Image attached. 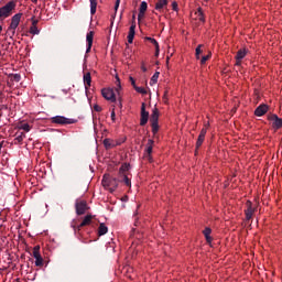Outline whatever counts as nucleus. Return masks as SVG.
I'll return each instance as SVG.
<instances>
[{
    "mask_svg": "<svg viewBox=\"0 0 282 282\" xmlns=\"http://www.w3.org/2000/svg\"><path fill=\"white\" fill-rule=\"evenodd\" d=\"M23 140H25V133L21 132L14 139L15 144H22Z\"/></svg>",
    "mask_w": 282,
    "mask_h": 282,
    "instance_id": "cd10ccee",
    "label": "nucleus"
},
{
    "mask_svg": "<svg viewBox=\"0 0 282 282\" xmlns=\"http://www.w3.org/2000/svg\"><path fill=\"white\" fill-rule=\"evenodd\" d=\"M51 122L53 124H74V122H76V120L68 119L63 116H56V117L51 118Z\"/></svg>",
    "mask_w": 282,
    "mask_h": 282,
    "instance_id": "0eeeda50",
    "label": "nucleus"
},
{
    "mask_svg": "<svg viewBox=\"0 0 282 282\" xmlns=\"http://www.w3.org/2000/svg\"><path fill=\"white\" fill-rule=\"evenodd\" d=\"M145 41H150L152 43V45H154V47H155V56H160V44L158 43V40L153 39V37L147 36Z\"/></svg>",
    "mask_w": 282,
    "mask_h": 282,
    "instance_id": "412c9836",
    "label": "nucleus"
},
{
    "mask_svg": "<svg viewBox=\"0 0 282 282\" xmlns=\"http://www.w3.org/2000/svg\"><path fill=\"white\" fill-rule=\"evenodd\" d=\"M93 109H94V111H97V113H100V111H102V107H100L98 104H95L93 106Z\"/></svg>",
    "mask_w": 282,
    "mask_h": 282,
    "instance_id": "58836bf2",
    "label": "nucleus"
},
{
    "mask_svg": "<svg viewBox=\"0 0 282 282\" xmlns=\"http://www.w3.org/2000/svg\"><path fill=\"white\" fill-rule=\"evenodd\" d=\"M33 257L35 259L36 268H43V257L41 256V246H35L33 248Z\"/></svg>",
    "mask_w": 282,
    "mask_h": 282,
    "instance_id": "1a4fd4ad",
    "label": "nucleus"
},
{
    "mask_svg": "<svg viewBox=\"0 0 282 282\" xmlns=\"http://www.w3.org/2000/svg\"><path fill=\"white\" fill-rule=\"evenodd\" d=\"M32 1V3H36L39 0H31Z\"/></svg>",
    "mask_w": 282,
    "mask_h": 282,
    "instance_id": "603ef678",
    "label": "nucleus"
},
{
    "mask_svg": "<svg viewBox=\"0 0 282 282\" xmlns=\"http://www.w3.org/2000/svg\"><path fill=\"white\" fill-rule=\"evenodd\" d=\"M116 139H105L104 140V147L105 149H116Z\"/></svg>",
    "mask_w": 282,
    "mask_h": 282,
    "instance_id": "4be33fe9",
    "label": "nucleus"
},
{
    "mask_svg": "<svg viewBox=\"0 0 282 282\" xmlns=\"http://www.w3.org/2000/svg\"><path fill=\"white\" fill-rule=\"evenodd\" d=\"M141 70L147 72V66L144 64L141 65Z\"/></svg>",
    "mask_w": 282,
    "mask_h": 282,
    "instance_id": "de8ad7c7",
    "label": "nucleus"
},
{
    "mask_svg": "<svg viewBox=\"0 0 282 282\" xmlns=\"http://www.w3.org/2000/svg\"><path fill=\"white\" fill-rule=\"evenodd\" d=\"M166 6H169L167 0H158V2L155 3V10H159V12H162V10L166 8Z\"/></svg>",
    "mask_w": 282,
    "mask_h": 282,
    "instance_id": "5701e85b",
    "label": "nucleus"
},
{
    "mask_svg": "<svg viewBox=\"0 0 282 282\" xmlns=\"http://www.w3.org/2000/svg\"><path fill=\"white\" fill-rule=\"evenodd\" d=\"M199 54H202V44H199V45L196 47L195 56H196L197 61H199Z\"/></svg>",
    "mask_w": 282,
    "mask_h": 282,
    "instance_id": "4c0bfd02",
    "label": "nucleus"
},
{
    "mask_svg": "<svg viewBox=\"0 0 282 282\" xmlns=\"http://www.w3.org/2000/svg\"><path fill=\"white\" fill-rule=\"evenodd\" d=\"M195 14L197 15V20L200 21V23H206V15H204V11L202 10V7L197 9Z\"/></svg>",
    "mask_w": 282,
    "mask_h": 282,
    "instance_id": "393cba45",
    "label": "nucleus"
},
{
    "mask_svg": "<svg viewBox=\"0 0 282 282\" xmlns=\"http://www.w3.org/2000/svg\"><path fill=\"white\" fill-rule=\"evenodd\" d=\"M13 10H17V1L11 0L0 8V19H8V17H12Z\"/></svg>",
    "mask_w": 282,
    "mask_h": 282,
    "instance_id": "f03ea898",
    "label": "nucleus"
},
{
    "mask_svg": "<svg viewBox=\"0 0 282 282\" xmlns=\"http://www.w3.org/2000/svg\"><path fill=\"white\" fill-rule=\"evenodd\" d=\"M104 188H107L110 193L116 192L119 181L116 177H111L109 174H105L101 181Z\"/></svg>",
    "mask_w": 282,
    "mask_h": 282,
    "instance_id": "f257e3e1",
    "label": "nucleus"
},
{
    "mask_svg": "<svg viewBox=\"0 0 282 282\" xmlns=\"http://www.w3.org/2000/svg\"><path fill=\"white\" fill-rule=\"evenodd\" d=\"M86 42H87V50L86 54H89L91 52V45H94V31H89L86 35Z\"/></svg>",
    "mask_w": 282,
    "mask_h": 282,
    "instance_id": "dca6fc26",
    "label": "nucleus"
},
{
    "mask_svg": "<svg viewBox=\"0 0 282 282\" xmlns=\"http://www.w3.org/2000/svg\"><path fill=\"white\" fill-rule=\"evenodd\" d=\"M129 166H130V165L127 164V163L122 164L121 167L119 169L120 175H124V172H126V171H129Z\"/></svg>",
    "mask_w": 282,
    "mask_h": 282,
    "instance_id": "473e14b6",
    "label": "nucleus"
},
{
    "mask_svg": "<svg viewBox=\"0 0 282 282\" xmlns=\"http://www.w3.org/2000/svg\"><path fill=\"white\" fill-rule=\"evenodd\" d=\"M248 55V50L246 48H240L237 54H236V61H243L246 56Z\"/></svg>",
    "mask_w": 282,
    "mask_h": 282,
    "instance_id": "b1692460",
    "label": "nucleus"
},
{
    "mask_svg": "<svg viewBox=\"0 0 282 282\" xmlns=\"http://www.w3.org/2000/svg\"><path fill=\"white\" fill-rule=\"evenodd\" d=\"M40 31H39V26L36 25H31L30 28V34H39Z\"/></svg>",
    "mask_w": 282,
    "mask_h": 282,
    "instance_id": "e433bc0d",
    "label": "nucleus"
},
{
    "mask_svg": "<svg viewBox=\"0 0 282 282\" xmlns=\"http://www.w3.org/2000/svg\"><path fill=\"white\" fill-rule=\"evenodd\" d=\"M3 32V26L0 24V34Z\"/></svg>",
    "mask_w": 282,
    "mask_h": 282,
    "instance_id": "8fccbe9b",
    "label": "nucleus"
},
{
    "mask_svg": "<svg viewBox=\"0 0 282 282\" xmlns=\"http://www.w3.org/2000/svg\"><path fill=\"white\" fill-rule=\"evenodd\" d=\"M84 85H85L86 91H89L91 87V73L84 74Z\"/></svg>",
    "mask_w": 282,
    "mask_h": 282,
    "instance_id": "a211bd4d",
    "label": "nucleus"
},
{
    "mask_svg": "<svg viewBox=\"0 0 282 282\" xmlns=\"http://www.w3.org/2000/svg\"><path fill=\"white\" fill-rule=\"evenodd\" d=\"M246 206H247V209H245L246 219L247 221H250V219H252V217L254 216L257 208L252 206V202L250 200H247Z\"/></svg>",
    "mask_w": 282,
    "mask_h": 282,
    "instance_id": "f8f14e48",
    "label": "nucleus"
},
{
    "mask_svg": "<svg viewBox=\"0 0 282 282\" xmlns=\"http://www.w3.org/2000/svg\"><path fill=\"white\" fill-rule=\"evenodd\" d=\"M134 90H135L138 94H142V96H147V94H148V91L145 90L144 87L134 86Z\"/></svg>",
    "mask_w": 282,
    "mask_h": 282,
    "instance_id": "7c9ffc66",
    "label": "nucleus"
},
{
    "mask_svg": "<svg viewBox=\"0 0 282 282\" xmlns=\"http://www.w3.org/2000/svg\"><path fill=\"white\" fill-rule=\"evenodd\" d=\"M101 96L105 100L109 102H116V93H113L112 88H104L101 89Z\"/></svg>",
    "mask_w": 282,
    "mask_h": 282,
    "instance_id": "9d476101",
    "label": "nucleus"
},
{
    "mask_svg": "<svg viewBox=\"0 0 282 282\" xmlns=\"http://www.w3.org/2000/svg\"><path fill=\"white\" fill-rule=\"evenodd\" d=\"M268 111H270V106L262 104L256 108L254 116L261 118V116H265Z\"/></svg>",
    "mask_w": 282,
    "mask_h": 282,
    "instance_id": "4468645a",
    "label": "nucleus"
},
{
    "mask_svg": "<svg viewBox=\"0 0 282 282\" xmlns=\"http://www.w3.org/2000/svg\"><path fill=\"white\" fill-rule=\"evenodd\" d=\"M116 147H120V144H124L127 142V138H120V139H115Z\"/></svg>",
    "mask_w": 282,
    "mask_h": 282,
    "instance_id": "f704fd0d",
    "label": "nucleus"
},
{
    "mask_svg": "<svg viewBox=\"0 0 282 282\" xmlns=\"http://www.w3.org/2000/svg\"><path fill=\"white\" fill-rule=\"evenodd\" d=\"M148 8H149V4H147L145 1L141 2L140 9H139V14H138L139 21H140V19H144V14H145Z\"/></svg>",
    "mask_w": 282,
    "mask_h": 282,
    "instance_id": "6ab92c4d",
    "label": "nucleus"
},
{
    "mask_svg": "<svg viewBox=\"0 0 282 282\" xmlns=\"http://www.w3.org/2000/svg\"><path fill=\"white\" fill-rule=\"evenodd\" d=\"M118 8H120V0H117V1H116V4H115V10H116V12L118 11Z\"/></svg>",
    "mask_w": 282,
    "mask_h": 282,
    "instance_id": "37998d69",
    "label": "nucleus"
},
{
    "mask_svg": "<svg viewBox=\"0 0 282 282\" xmlns=\"http://www.w3.org/2000/svg\"><path fill=\"white\" fill-rule=\"evenodd\" d=\"M203 129H205V133H208V129H210V122L204 123Z\"/></svg>",
    "mask_w": 282,
    "mask_h": 282,
    "instance_id": "a19ab883",
    "label": "nucleus"
},
{
    "mask_svg": "<svg viewBox=\"0 0 282 282\" xmlns=\"http://www.w3.org/2000/svg\"><path fill=\"white\" fill-rule=\"evenodd\" d=\"M18 129L22 130V131H25L26 133L30 132V130L32 129L31 126H29V123H20L18 126Z\"/></svg>",
    "mask_w": 282,
    "mask_h": 282,
    "instance_id": "c85d7f7f",
    "label": "nucleus"
},
{
    "mask_svg": "<svg viewBox=\"0 0 282 282\" xmlns=\"http://www.w3.org/2000/svg\"><path fill=\"white\" fill-rule=\"evenodd\" d=\"M107 232H109V228L107 227V225H105V223H101L99 225V228H98L99 237H102L104 235H107Z\"/></svg>",
    "mask_w": 282,
    "mask_h": 282,
    "instance_id": "a878e982",
    "label": "nucleus"
},
{
    "mask_svg": "<svg viewBox=\"0 0 282 282\" xmlns=\"http://www.w3.org/2000/svg\"><path fill=\"white\" fill-rule=\"evenodd\" d=\"M32 25H35V26L39 25V20L32 18Z\"/></svg>",
    "mask_w": 282,
    "mask_h": 282,
    "instance_id": "a18cd8bd",
    "label": "nucleus"
},
{
    "mask_svg": "<svg viewBox=\"0 0 282 282\" xmlns=\"http://www.w3.org/2000/svg\"><path fill=\"white\" fill-rule=\"evenodd\" d=\"M123 184L131 187V178L127 174H123Z\"/></svg>",
    "mask_w": 282,
    "mask_h": 282,
    "instance_id": "c9c22d12",
    "label": "nucleus"
},
{
    "mask_svg": "<svg viewBox=\"0 0 282 282\" xmlns=\"http://www.w3.org/2000/svg\"><path fill=\"white\" fill-rule=\"evenodd\" d=\"M110 117H111L112 122H116V108H112Z\"/></svg>",
    "mask_w": 282,
    "mask_h": 282,
    "instance_id": "ea45409f",
    "label": "nucleus"
},
{
    "mask_svg": "<svg viewBox=\"0 0 282 282\" xmlns=\"http://www.w3.org/2000/svg\"><path fill=\"white\" fill-rule=\"evenodd\" d=\"M116 85H117V88H116V91H120L122 89V86L120 84V77L118 75H116Z\"/></svg>",
    "mask_w": 282,
    "mask_h": 282,
    "instance_id": "72a5a7b5",
    "label": "nucleus"
},
{
    "mask_svg": "<svg viewBox=\"0 0 282 282\" xmlns=\"http://www.w3.org/2000/svg\"><path fill=\"white\" fill-rule=\"evenodd\" d=\"M206 2H208V0H205Z\"/></svg>",
    "mask_w": 282,
    "mask_h": 282,
    "instance_id": "5fc2aeb1",
    "label": "nucleus"
},
{
    "mask_svg": "<svg viewBox=\"0 0 282 282\" xmlns=\"http://www.w3.org/2000/svg\"><path fill=\"white\" fill-rule=\"evenodd\" d=\"M159 78H160V72L154 73V75L151 77L150 85H155Z\"/></svg>",
    "mask_w": 282,
    "mask_h": 282,
    "instance_id": "c756f323",
    "label": "nucleus"
},
{
    "mask_svg": "<svg viewBox=\"0 0 282 282\" xmlns=\"http://www.w3.org/2000/svg\"><path fill=\"white\" fill-rule=\"evenodd\" d=\"M2 149H3V142H0V153Z\"/></svg>",
    "mask_w": 282,
    "mask_h": 282,
    "instance_id": "09e8293b",
    "label": "nucleus"
},
{
    "mask_svg": "<svg viewBox=\"0 0 282 282\" xmlns=\"http://www.w3.org/2000/svg\"><path fill=\"white\" fill-rule=\"evenodd\" d=\"M23 17V13H17L11 18V23L8 28L9 34L11 33L10 37L14 36L17 34V28H19V24L21 23V19Z\"/></svg>",
    "mask_w": 282,
    "mask_h": 282,
    "instance_id": "7ed1b4c3",
    "label": "nucleus"
},
{
    "mask_svg": "<svg viewBox=\"0 0 282 282\" xmlns=\"http://www.w3.org/2000/svg\"><path fill=\"white\" fill-rule=\"evenodd\" d=\"M90 1V14H96V9L98 8L97 0H89Z\"/></svg>",
    "mask_w": 282,
    "mask_h": 282,
    "instance_id": "bb28decb",
    "label": "nucleus"
},
{
    "mask_svg": "<svg viewBox=\"0 0 282 282\" xmlns=\"http://www.w3.org/2000/svg\"><path fill=\"white\" fill-rule=\"evenodd\" d=\"M129 80H130V83H131L133 89H135V87H138V86L135 85V79H134L133 77H129Z\"/></svg>",
    "mask_w": 282,
    "mask_h": 282,
    "instance_id": "79ce46f5",
    "label": "nucleus"
},
{
    "mask_svg": "<svg viewBox=\"0 0 282 282\" xmlns=\"http://www.w3.org/2000/svg\"><path fill=\"white\" fill-rule=\"evenodd\" d=\"M166 62L169 63V57H167Z\"/></svg>",
    "mask_w": 282,
    "mask_h": 282,
    "instance_id": "864d4df0",
    "label": "nucleus"
},
{
    "mask_svg": "<svg viewBox=\"0 0 282 282\" xmlns=\"http://www.w3.org/2000/svg\"><path fill=\"white\" fill-rule=\"evenodd\" d=\"M169 95V93L167 91H165L164 93V96H163V98H166V96Z\"/></svg>",
    "mask_w": 282,
    "mask_h": 282,
    "instance_id": "3c124183",
    "label": "nucleus"
},
{
    "mask_svg": "<svg viewBox=\"0 0 282 282\" xmlns=\"http://www.w3.org/2000/svg\"><path fill=\"white\" fill-rule=\"evenodd\" d=\"M149 122V111H147V105L143 102L141 105V119H140V126L144 127Z\"/></svg>",
    "mask_w": 282,
    "mask_h": 282,
    "instance_id": "ddd939ff",
    "label": "nucleus"
},
{
    "mask_svg": "<svg viewBox=\"0 0 282 282\" xmlns=\"http://www.w3.org/2000/svg\"><path fill=\"white\" fill-rule=\"evenodd\" d=\"M241 61H242V59H236V65H237V66H241Z\"/></svg>",
    "mask_w": 282,
    "mask_h": 282,
    "instance_id": "49530a36",
    "label": "nucleus"
},
{
    "mask_svg": "<svg viewBox=\"0 0 282 282\" xmlns=\"http://www.w3.org/2000/svg\"><path fill=\"white\" fill-rule=\"evenodd\" d=\"M159 120H160V111L158 110V108H154L152 111V115L150 117L153 135H155L158 133V131H160V126L158 123Z\"/></svg>",
    "mask_w": 282,
    "mask_h": 282,
    "instance_id": "20e7f679",
    "label": "nucleus"
},
{
    "mask_svg": "<svg viewBox=\"0 0 282 282\" xmlns=\"http://www.w3.org/2000/svg\"><path fill=\"white\" fill-rule=\"evenodd\" d=\"M127 39L130 45L133 43V39H135V20H132L131 22Z\"/></svg>",
    "mask_w": 282,
    "mask_h": 282,
    "instance_id": "2eb2a0df",
    "label": "nucleus"
},
{
    "mask_svg": "<svg viewBox=\"0 0 282 282\" xmlns=\"http://www.w3.org/2000/svg\"><path fill=\"white\" fill-rule=\"evenodd\" d=\"M75 208H76L77 215H85V213L89 210V206H87V200H77Z\"/></svg>",
    "mask_w": 282,
    "mask_h": 282,
    "instance_id": "9b49d317",
    "label": "nucleus"
},
{
    "mask_svg": "<svg viewBox=\"0 0 282 282\" xmlns=\"http://www.w3.org/2000/svg\"><path fill=\"white\" fill-rule=\"evenodd\" d=\"M94 215H86L79 225H73L74 230L80 231V228H85V226H91V221L94 220Z\"/></svg>",
    "mask_w": 282,
    "mask_h": 282,
    "instance_id": "6e6552de",
    "label": "nucleus"
},
{
    "mask_svg": "<svg viewBox=\"0 0 282 282\" xmlns=\"http://www.w3.org/2000/svg\"><path fill=\"white\" fill-rule=\"evenodd\" d=\"M212 234H213V229H210V227H206L203 230V235H204L207 243H213V237H210Z\"/></svg>",
    "mask_w": 282,
    "mask_h": 282,
    "instance_id": "aec40b11",
    "label": "nucleus"
},
{
    "mask_svg": "<svg viewBox=\"0 0 282 282\" xmlns=\"http://www.w3.org/2000/svg\"><path fill=\"white\" fill-rule=\"evenodd\" d=\"M267 119L269 122H271L273 131H279V129H282V118H279L278 115L269 113Z\"/></svg>",
    "mask_w": 282,
    "mask_h": 282,
    "instance_id": "39448f33",
    "label": "nucleus"
},
{
    "mask_svg": "<svg viewBox=\"0 0 282 282\" xmlns=\"http://www.w3.org/2000/svg\"><path fill=\"white\" fill-rule=\"evenodd\" d=\"M210 56H213V53H208L207 55L203 56L200 58V65H206V61H209Z\"/></svg>",
    "mask_w": 282,
    "mask_h": 282,
    "instance_id": "2f4dec72",
    "label": "nucleus"
},
{
    "mask_svg": "<svg viewBox=\"0 0 282 282\" xmlns=\"http://www.w3.org/2000/svg\"><path fill=\"white\" fill-rule=\"evenodd\" d=\"M172 9L174 10V12H177V2L172 3Z\"/></svg>",
    "mask_w": 282,
    "mask_h": 282,
    "instance_id": "c03bdc74",
    "label": "nucleus"
},
{
    "mask_svg": "<svg viewBox=\"0 0 282 282\" xmlns=\"http://www.w3.org/2000/svg\"><path fill=\"white\" fill-rule=\"evenodd\" d=\"M153 144H155V141L149 139L143 155L144 160H148V162H153V156L151 155L153 153Z\"/></svg>",
    "mask_w": 282,
    "mask_h": 282,
    "instance_id": "423d86ee",
    "label": "nucleus"
},
{
    "mask_svg": "<svg viewBox=\"0 0 282 282\" xmlns=\"http://www.w3.org/2000/svg\"><path fill=\"white\" fill-rule=\"evenodd\" d=\"M205 140H206V129H202L196 141V151L204 144Z\"/></svg>",
    "mask_w": 282,
    "mask_h": 282,
    "instance_id": "f3484780",
    "label": "nucleus"
}]
</instances>
